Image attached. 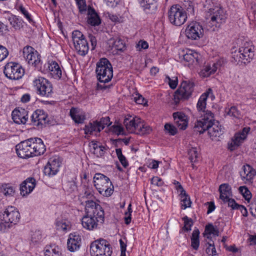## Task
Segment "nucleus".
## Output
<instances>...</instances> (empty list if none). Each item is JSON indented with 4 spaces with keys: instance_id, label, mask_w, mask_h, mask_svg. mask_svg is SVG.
<instances>
[{
    "instance_id": "43",
    "label": "nucleus",
    "mask_w": 256,
    "mask_h": 256,
    "mask_svg": "<svg viewBox=\"0 0 256 256\" xmlns=\"http://www.w3.org/2000/svg\"><path fill=\"white\" fill-rule=\"evenodd\" d=\"M138 129L136 132V134L144 135L149 134L152 130V128L148 124H144L140 120V124L138 125Z\"/></svg>"
},
{
    "instance_id": "6",
    "label": "nucleus",
    "mask_w": 256,
    "mask_h": 256,
    "mask_svg": "<svg viewBox=\"0 0 256 256\" xmlns=\"http://www.w3.org/2000/svg\"><path fill=\"white\" fill-rule=\"evenodd\" d=\"M90 252L92 256H111L112 250L108 242L100 238L91 243Z\"/></svg>"
},
{
    "instance_id": "26",
    "label": "nucleus",
    "mask_w": 256,
    "mask_h": 256,
    "mask_svg": "<svg viewBox=\"0 0 256 256\" xmlns=\"http://www.w3.org/2000/svg\"><path fill=\"white\" fill-rule=\"evenodd\" d=\"M36 186V180L33 178H28L24 180L20 186V193L22 196L30 194Z\"/></svg>"
},
{
    "instance_id": "59",
    "label": "nucleus",
    "mask_w": 256,
    "mask_h": 256,
    "mask_svg": "<svg viewBox=\"0 0 256 256\" xmlns=\"http://www.w3.org/2000/svg\"><path fill=\"white\" fill-rule=\"evenodd\" d=\"M8 55V52L7 48L0 45V62L4 60Z\"/></svg>"
},
{
    "instance_id": "41",
    "label": "nucleus",
    "mask_w": 256,
    "mask_h": 256,
    "mask_svg": "<svg viewBox=\"0 0 256 256\" xmlns=\"http://www.w3.org/2000/svg\"><path fill=\"white\" fill-rule=\"evenodd\" d=\"M8 20L15 30H20L23 26V21L15 16H11L8 18Z\"/></svg>"
},
{
    "instance_id": "1",
    "label": "nucleus",
    "mask_w": 256,
    "mask_h": 256,
    "mask_svg": "<svg viewBox=\"0 0 256 256\" xmlns=\"http://www.w3.org/2000/svg\"><path fill=\"white\" fill-rule=\"evenodd\" d=\"M204 8L206 20V28L211 32L217 30L226 21V12L221 6L216 5L212 0H206Z\"/></svg>"
},
{
    "instance_id": "44",
    "label": "nucleus",
    "mask_w": 256,
    "mask_h": 256,
    "mask_svg": "<svg viewBox=\"0 0 256 256\" xmlns=\"http://www.w3.org/2000/svg\"><path fill=\"white\" fill-rule=\"evenodd\" d=\"M2 192L6 196H12L15 193V188L9 184L2 185Z\"/></svg>"
},
{
    "instance_id": "21",
    "label": "nucleus",
    "mask_w": 256,
    "mask_h": 256,
    "mask_svg": "<svg viewBox=\"0 0 256 256\" xmlns=\"http://www.w3.org/2000/svg\"><path fill=\"white\" fill-rule=\"evenodd\" d=\"M256 174V170L249 164L243 166L242 170L240 172L242 180L244 183L248 184L252 183Z\"/></svg>"
},
{
    "instance_id": "51",
    "label": "nucleus",
    "mask_w": 256,
    "mask_h": 256,
    "mask_svg": "<svg viewBox=\"0 0 256 256\" xmlns=\"http://www.w3.org/2000/svg\"><path fill=\"white\" fill-rule=\"evenodd\" d=\"M205 232L218 236L219 231L218 229L215 228L212 224H209L206 226Z\"/></svg>"
},
{
    "instance_id": "61",
    "label": "nucleus",
    "mask_w": 256,
    "mask_h": 256,
    "mask_svg": "<svg viewBox=\"0 0 256 256\" xmlns=\"http://www.w3.org/2000/svg\"><path fill=\"white\" fill-rule=\"evenodd\" d=\"M112 130L118 135L124 134V130L123 127L120 125L113 126Z\"/></svg>"
},
{
    "instance_id": "49",
    "label": "nucleus",
    "mask_w": 256,
    "mask_h": 256,
    "mask_svg": "<svg viewBox=\"0 0 256 256\" xmlns=\"http://www.w3.org/2000/svg\"><path fill=\"white\" fill-rule=\"evenodd\" d=\"M227 114L231 117L238 118L240 116V112L235 106H232L228 108L226 112Z\"/></svg>"
},
{
    "instance_id": "52",
    "label": "nucleus",
    "mask_w": 256,
    "mask_h": 256,
    "mask_svg": "<svg viewBox=\"0 0 256 256\" xmlns=\"http://www.w3.org/2000/svg\"><path fill=\"white\" fill-rule=\"evenodd\" d=\"M182 220L184 221V226L183 229L186 232L190 230L191 227L193 224L192 220L188 218L187 216L184 217Z\"/></svg>"
},
{
    "instance_id": "54",
    "label": "nucleus",
    "mask_w": 256,
    "mask_h": 256,
    "mask_svg": "<svg viewBox=\"0 0 256 256\" xmlns=\"http://www.w3.org/2000/svg\"><path fill=\"white\" fill-rule=\"evenodd\" d=\"M208 246L206 249V253L209 256H216V251L214 242H208Z\"/></svg>"
},
{
    "instance_id": "50",
    "label": "nucleus",
    "mask_w": 256,
    "mask_h": 256,
    "mask_svg": "<svg viewBox=\"0 0 256 256\" xmlns=\"http://www.w3.org/2000/svg\"><path fill=\"white\" fill-rule=\"evenodd\" d=\"M81 44H82L81 48V55L85 56L88 53L89 48L83 34H81Z\"/></svg>"
},
{
    "instance_id": "39",
    "label": "nucleus",
    "mask_w": 256,
    "mask_h": 256,
    "mask_svg": "<svg viewBox=\"0 0 256 256\" xmlns=\"http://www.w3.org/2000/svg\"><path fill=\"white\" fill-rule=\"evenodd\" d=\"M200 231L198 228H195L192 233L191 236V246L194 250H198L200 246Z\"/></svg>"
},
{
    "instance_id": "30",
    "label": "nucleus",
    "mask_w": 256,
    "mask_h": 256,
    "mask_svg": "<svg viewBox=\"0 0 256 256\" xmlns=\"http://www.w3.org/2000/svg\"><path fill=\"white\" fill-rule=\"evenodd\" d=\"M84 131L85 137L88 138L90 135L96 136L98 133L102 130V128L100 126L98 121H95L93 122H90L88 124L86 125L84 128Z\"/></svg>"
},
{
    "instance_id": "27",
    "label": "nucleus",
    "mask_w": 256,
    "mask_h": 256,
    "mask_svg": "<svg viewBox=\"0 0 256 256\" xmlns=\"http://www.w3.org/2000/svg\"><path fill=\"white\" fill-rule=\"evenodd\" d=\"M200 54L190 50H186V52L183 55V60L186 62V65L188 66L192 65H196L199 63Z\"/></svg>"
},
{
    "instance_id": "35",
    "label": "nucleus",
    "mask_w": 256,
    "mask_h": 256,
    "mask_svg": "<svg viewBox=\"0 0 256 256\" xmlns=\"http://www.w3.org/2000/svg\"><path fill=\"white\" fill-rule=\"evenodd\" d=\"M219 191L220 192V198L226 200L228 197L232 196L231 187L228 184H223L220 186Z\"/></svg>"
},
{
    "instance_id": "19",
    "label": "nucleus",
    "mask_w": 256,
    "mask_h": 256,
    "mask_svg": "<svg viewBox=\"0 0 256 256\" xmlns=\"http://www.w3.org/2000/svg\"><path fill=\"white\" fill-rule=\"evenodd\" d=\"M210 96L211 97L213 96L212 91L211 88H208V90L203 94L200 98L198 102L196 104L197 110L200 112V119H202L205 114L210 110H206V100Z\"/></svg>"
},
{
    "instance_id": "57",
    "label": "nucleus",
    "mask_w": 256,
    "mask_h": 256,
    "mask_svg": "<svg viewBox=\"0 0 256 256\" xmlns=\"http://www.w3.org/2000/svg\"><path fill=\"white\" fill-rule=\"evenodd\" d=\"M132 212V204H129L128 208V210L125 212V218H124V220L125 223L126 224H130L131 222V214Z\"/></svg>"
},
{
    "instance_id": "45",
    "label": "nucleus",
    "mask_w": 256,
    "mask_h": 256,
    "mask_svg": "<svg viewBox=\"0 0 256 256\" xmlns=\"http://www.w3.org/2000/svg\"><path fill=\"white\" fill-rule=\"evenodd\" d=\"M70 114L75 123L78 124L80 123V113L78 108H72L70 110Z\"/></svg>"
},
{
    "instance_id": "20",
    "label": "nucleus",
    "mask_w": 256,
    "mask_h": 256,
    "mask_svg": "<svg viewBox=\"0 0 256 256\" xmlns=\"http://www.w3.org/2000/svg\"><path fill=\"white\" fill-rule=\"evenodd\" d=\"M250 130V128H244L242 131L236 133L229 144V148L231 150L236 149L240 145L246 138Z\"/></svg>"
},
{
    "instance_id": "62",
    "label": "nucleus",
    "mask_w": 256,
    "mask_h": 256,
    "mask_svg": "<svg viewBox=\"0 0 256 256\" xmlns=\"http://www.w3.org/2000/svg\"><path fill=\"white\" fill-rule=\"evenodd\" d=\"M20 10L21 12L24 14V16L28 20V22L32 24L33 23V20L31 18L30 15L29 14L28 12L25 9V8L22 7V6H20Z\"/></svg>"
},
{
    "instance_id": "47",
    "label": "nucleus",
    "mask_w": 256,
    "mask_h": 256,
    "mask_svg": "<svg viewBox=\"0 0 256 256\" xmlns=\"http://www.w3.org/2000/svg\"><path fill=\"white\" fill-rule=\"evenodd\" d=\"M116 152L117 156L122 164L124 166V167L126 168L128 166V164L126 160V157L122 154V150L120 148H116Z\"/></svg>"
},
{
    "instance_id": "58",
    "label": "nucleus",
    "mask_w": 256,
    "mask_h": 256,
    "mask_svg": "<svg viewBox=\"0 0 256 256\" xmlns=\"http://www.w3.org/2000/svg\"><path fill=\"white\" fill-rule=\"evenodd\" d=\"M134 98L135 102L138 104L144 106L147 103V100L139 94H136Z\"/></svg>"
},
{
    "instance_id": "37",
    "label": "nucleus",
    "mask_w": 256,
    "mask_h": 256,
    "mask_svg": "<svg viewBox=\"0 0 256 256\" xmlns=\"http://www.w3.org/2000/svg\"><path fill=\"white\" fill-rule=\"evenodd\" d=\"M57 230L66 232L71 228L70 222L67 220H57L56 221Z\"/></svg>"
},
{
    "instance_id": "11",
    "label": "nucleus",
    "mask_w": 256,
    "mask_h": 256,
    "mask_svg": "<svg viewBox=\"0 0 256 256\" xmlns=\"http://www.w3.org/2000/svg\"><path fill=\"white\" fill-rule=\"evenodd\" d=\"M34 85L38 93L42 96L48 97L52 92V86L50 82L42 77H38L34 80Z\"/></svg>"
},
{
    "instance_id": "32",
    "label": "nucleus",
    "mask_w": 256,
    "mask_h": 256,
    "mask_svg": "<svg viewBox=\"0 0 256 256\" xmlns=\"http://www.w3.org/2000/svg\"><path fill=\"white\" fill-rule=\"evenodd\" d=\"M48 68L50 74L56 79H60L62 76V72L58 64L55 61L48 64Z\"/></svg>"
},
{
    "instance_id": "14",
    "label": "nucleus",
    "mask_w": 256,
    "mask_h": 256,
    "mask_svg": "<svg viewBox=\"0 0 256 256\" xmlns=\"http://www.w3.org/2000/svg\"><path fill=\"white\" fill-rule=\"evenodd\" d=\"M202 26L197 22H191L186 29V35L188 38L197 40L203 36Z\"/></svg>"
},
{
    "instance_id": "38",
    "label": "nucleus",
    "mask_w": 256,
    "mask_h": 256,
    "mask_svg": "<svg viewBox=\"0 0 256 256\" xmlns=\"http://www.w3.org/2000/svg\"><path fill=\"white\" fill-rule=\"evenodd\" d=\"M110 44H112V48H115L116 50L123 52L126 49V44L124 41L120 38L110 39Z\"/></svg>"
},
{
    "instance_id": "4",
    "label": "nucleus",
    "mask_w": 256,
    "mask_h": 256,
    "mask_svg": "<svg viewBox=\"0 0 256 256\" xmlns=\"http://www.w3.org/2000/svg\"><path fill=\"white\" fill-rule=\"evenodd\" d=\"M98 80L102 83L109 82L113 76V70L111 64L106 58H102L96 64V70Z\"/></svg>"
},
{
    "instance_id": "5",
    "label": "nucleus",
    "mask_w": 256,
    "mask_h": 256,
    "mask_svg": "<svg viewBox=\"0 0 256 256\" xmlns=\"http://www.w3.org/2000/svg\"><path fill=\"white\" fill-rule=\"evenodd\" d=\"M93 178L94 186L101 194L105 196H110L112 194L114 186L108 176L100 173H97Z\"/></svg>"
},
{
    "instance_id": "17",
    "label": "nucleus",
    "mask_w": 256,
    "mask_h": 256,
    "mask_svg": "<svg viewBox=\"0 0 256 256\" xmlns=\"http://www.w3.org/2000/svg\"><path fill=\"white\" fill-rule=\"evenodd\" d=\"M60 164L61 162L58 158L53 157L50 158L44 168V174L49 176L56 174L59 170Z\"/></svg>"
},
{
    "instance_id": "23",
    "label": "nucleus",
    "mask_w": 256,
    "mask_h": 256,
    "mask_svg": "<svg viewBox=\"0 0 256 256\" xmlns=\"http://www.w3.org/2000/svg\"><path fill=\"white\" fill-rule=\"evenodd\" d=\"M32 156H38L43 154L46 150V146L40 138H30Z\"/></svg>"
},
{
    "instance_id": "55",
    "label": "nucleus",
    "mask_w": 256,
    "mask_h": 256,
    "mask_svg": "<svg viewBox=\"0 0 256 256\" xmlns=\"http://www.w3.org/2000/svg\"><path fill=\"white\" fill-rule=\"evenodd\" d=\"M222 200L224 203H227L228 206L233 210L236 209L239 205L234 199L230 198V197H228L226 200Z\"/></svg>"
},
{
    "instance_id": "36",
    "label": "nucleus",
    "mask_w": 256,
    "mask_h": 256,
    "mask_svg": "<svg viewBox=\"0 0 256 256\" xmlns=\"http://www.w3.org/2000/svg\"><path fill=\"white\" fill-rule=\"evenodd\" d=\"M180 204L182 209H186L190 208L192 204V202L189 196L186 193L185 190H182L180 194Z\"/></svg>"
},
{
    "instance_id": "34",
    "label": "nucleus",
    "mask_w": 256,
    "mask_h": 256,
    "mask_svg": "<svg viewBox=\"0 0 256 256\" xmlns=\"http://www.w3.org/2000/svg\"><path fill=\"white\" fill-rule=\"evenodd\" d=\"M44 256H62L60 248L55 244L46 246L44 250Z\"/></svg>"
},
{
    "instance_id": "29",
    "label": "nucleus",
    "mask_w": 256,
    "mask_h": 256,
    "mask_svg": "<svg viewBox=\"0 0 256 256\" xmlns=\"http://www.w3.org/2000/svg\"><path fill=\"white\" fill-rule=\"evenodd\" d=\"M90 152L97 157H101L104 154L106 148L100 142L92 140L89 144Z\"/></svg>"
},
{
    "instance_id": "46",
    "label": "nucleus",
    "mask_w": 256,
    "mask_h": 256,
    "mask_svg": "<svg viewBox=\"0 0 256 256\" xmlns=\"http://www.w3.org/2000/svg\"><path fill=\"white\" fill-rule=\"evenodd\" d=\"M188 154L189 159L192 163L195 162L197 160L198 157V148L196 147H192L188 150Z\"/></svg>"
},
{
    "instance_id": "40",
    "label": "nucleus",
    "mask_w": 256,
    "mask_h": 256,
    "mask_svg": "<svg viewBox=\"0 0 256 256\" xmlns=\"http://www.w3.org/2000/svg\"><path fill=\"white\" fill-rule=\"evenodd\" d=\"M217 70V67L215 66L214 63L205 66L202 70L200 74L203 77H208L211 74L214 73Z\"/></svg>"
},
{
    "instance_id": "53",
    "label": "nucleus",
    "mask_w": 256,
    "mask_h": 256,
    "mask_svg": "<svg viewBox=\"0 0 256 256\" xmlns=\"http://www.w3.org/2000/svg\"><path fill=\"white\" fill-rule=\"evenodd\" d=\"M42 238V232L40 230H36L31 235V240L34 243L40 242Z\"/></svg>"
},
{
    "instance_id": "31",
    "label": "nucleus",
    "mask_w": 256,
    "mask_h": 256,
    "mask_svg": "<svg viewBox=\"0 0 256 256\" xmlns=\"http://www.w3.org/2000/svg\"><path fill=\"white\" fill-rule=\"evenodd\" d=\"M80 238L78 235L76 236L72 234H70L67 242L68 250L70 252L78 250L80 246Z\"/></svg>"
},
{
    "instance_id": "42",
    "label": "nucleus",
    "mask_w": 256,
    "mask_h": 256,
    "mask_svg": "<svg viewBox=\"0 0 256 256\" xmlns=\"http://www.w3.org/2000/svg\"><path fill=\"white\" fill-rule=\"evenodd\" d=\"M72 39L74 46L78 54H80V31L74 30L72 33Z\"/></svg>"
},
{
    "instance_id": "8",
    "label": "nucleus",
    "mask_w": 256,
    "mask_h": 256,
    "mask_svg": "<svg viewBox=\"0 0 256 256\" xmlns=\"http://www.w3.org/2000/svg\"><path fill=\"white\" fill-rule=\"evenodd\" d=\"M170 22L176 26L183 24L187 18L186 14L179 5H174L170 7L168 12Z\"/></svg>"
},
{
    "instance_id": "15",
    "label": "nucleus",
    "mask_w": 256,
    "mask_h": 256,
    "mask_svg": "<svg viewBox=\"0 0 256 256\" xmlns=\"http://www.w3.org/2000/svg\"><path fill=\"white\" fill-rule=\"evenodd\" d=\"M31 142L30 138L16 146V152L20 158H26L32 156Z\"/></svg>"
},
{
    "instance_id": "2",
    "label": "nucleus",
    "mask_w": 256,
    "mask_h": 256,
    "mask_svg": "<svg viewBox=\"0 0 256 256\" xmlns=\"http://www.w3.org/2000/svg\"><path fill=\"white\" fill-rule=\"evenodd\" d=\"M194 128L200 134L207 130L212 140H216L224 133L223 128L218 121L214 120V114L211 112H206L202 119L198 120Z\"/></svg>"
},
{
    "instance_id": "24",
    "label": "nucleus",
    "mask_w": 256,
    "mask_h": 256,
    "mask_svg": "<svg viewBox=\"0 0 256 256\" xmlns=\"http://www.w3.org/2000/svg\"><path fill=\"white\" fill-rule=\"evenodd\" d=\"M140 118L137 116H128L124 120V124L130 132L136 133L138 125L140 124Z\"/></svg>"
},
{
    "instance_id": "28",
    "label": "nucleus",
    "mask_w": 256,
    "mask_h": 256,
    "mask_svg": "<svg viewBox=\"0 0 256 256\" xmlns=\"http://www.w3.org/2000/svg\"><path fill=\"white\" fill-rule=\"evenodd\" d=\"M175 124L180 130H185L188 125V117L182 112H176L173 114Z\"/></svg>"
},
{
    "instance_id": "22",
    "label": "nucleus",
    "mask_w": 256,
    "mask_h": 256,
    "mask_svg": "<svg viewBox=\"0 0 256 256\" xmlns=\"http://www.w3.org/2000/svg\"><path fill=\"white\" fill-rule=\"evenodd\" d=\"M14 122L17 124H26L28 120V112L24 108L14 109L12 114Z\"/></svg>"
},
{
    "instance_id": "25",
    "label": "nucleus",
    "mask_w": 256,
    "mask_h": 256,
    "mask_svg": "<svg viewBox=\"0 0 256 256\" xmlns=\"http://www.w3.org/2000/svg\"><path fill=\"white\" fill-rule=\"evenodd\" d=\"M100 220L98 216L84 215L81 219V224L84 228L89 230L96 228L98 222Z\"/></svg>"
},
{
    "instance_id": "10",
    "label": "nucleus",
    "mask_w": 256,
    "mask_h": 256,
    "mask_svg": "<svg viewBox=\"0 0 256 256\" xmlns=\"http://www.w3.org/2000/svg\"><path fill=\"white\" fill-rule=\"evenodd\" d=\"M4 72L10 80H19L24 76V71L22 66L16 62H8L4 66Z\"/></svg>"
},
{
    "instance_id": "56",
    "label": "nucleus",
    "mask_w": 256,
    "mask_h": 256,
    "mask_svg": "<svg viewBox=\"0 0 256 256\" xmlns=\"http://www.w3.org/2000/svg\"><path fill=\"white\" fill-rule=\"evenodd\" d=\"M164 129L170 135L174 136L177 132L176 128L173 125L170 124H166L164 125Z\"/></svg>"
},
{
    "instance_id": "9",
    "label": "nucleus",
    "mask_w": 256,
    "mask_h": 256,
    "mask_svg": "<svg viewBox=\"0 0 256 256\" xmlns=\"http://www.w3.org/2000/svg\"><path fill=\"white\" fill-rule=\"evenodd\" d=\"M194 84L190 82L183 81L180 87L174 92V100L176 104L180 100H188L194 91Z\"/></svg>"
},
{
    "instance_id": "18",
    "label": "nucleus",
    "mask_w": 256,
    "mask_h": 256,
    "mask_svg": "<svg viewBox=\"0 0 256 256\" xmlns=\"http://www.w3.org/2000/svg\"><path fill=\"white\" fill-rule=\"evenodd\" d=\"M31 120L34 126L42 128L48 122V115L43 110H37L32 115Z\"/></svg>"
},
{
    "instance_id": "48",
    "label": "nucleus",
    "mask_w": 256,
    "mask_h": 256,
    "mask_svg": "<svg viewBox=\"0 0 256 256\" xmlns=\"http://www.w3.org/2000/svg\"><path fill=\"white\" fill-rule=\"evenodd\" d=\"M240 193L243 196L245 200L249 202L252 198L251 192L248 188L245 186H241L239 188Z\"/></svg>"
},
{
    "instance_id": "12",
    "label": "nucleus",
    "mask_w": 256,
    "mask_h": 256,
    "mask_svg": "<svg viewBox=\"0 0 256 256\" xmlns=\"http://www.w3.org/2000/svg\"><path fill=\"white\" fill-rule=\"evenodd\" d=\"M87 12L88 23L92 26H98L101 24V19L94 8L87 6L86 0H81V13Z\"/></svg>"
},
{
    "instance_id": "13",
    "label": "nucleus",
    "mask_w": 256,
    "mask_h": 256,
    "mask_svg": "<svg viewBox=\"0 0 256 256\" xmlns=\"http://www.w3.org/2000/svg\"><path fill=\"white\" fill-rule=\"evenodd\" d=\"M1 220L12 225L16 224L20 219V214L16 208L8 206L4 209L0 216Z\"/></svg>"
},
{
    "instance_id": "33",
    "label": "nucleus",
    "mask_w": 256,
    "mask_h": 256,
    "mask_svg": "<svg viewBox=\"0 0 256 256\" xmlns=\"http://www.w3.org/2000/svg\"><path fill=\"white\" fill-rule=\"evenodd\" d=\"M140 2L146 12H154L157 8L156 0H140Z\"/></svg>"
},
{
    "instance_id": "3",
    "label": "nucleus",
    "mask_w": 256,
    "mask_h": 256,
    "mask_svg": "<svg viewBox=\"0 0 256 256\" xmlns=\"http://www.w3.org/2000/svg\"><path fill=\"white\" fill-rule=\"evenodd\" d=\"M84 194L81 197V204L84 206L85 214L98 216L101 222H104V213L102 206L94 202V196L92 186L89 184L84 186Z\"/></svg>"
},
{
    "instance_id": "64",
    "label": "nucleus",
    "mask_w": 256,
    "mask_h": 256,
    "mask_svg": "<svg viewBox=\"0 0 256 256\" xmlns=\"http://www.w3.org/2000/svg\"><path fill=\"white\" fill-rule=\"evenodd\" d=\"M12 226V225L11 224L6 223L2 221L0 222V231L2 232H5L10 228Z\"/></svg>"
},
{
    "instance_id": "7",
    "label": "nucleus",
    "mask_w": 256,
    "mask_h": 256,
    "mask_svg": "<svg viewBox=\"0 0 256 256\" xmlns=\"http://www.w3.org/2000/svg\"><path fill=\"white\" fill-rule=\"evenodd\" d=\"M254 48L250 42L244 44L239 48L238 52H235L233 55L234 62L238 64L240 62L248 64L254 56Z\"/></svg>"
},
{
    "instance_id": "63",
    "label": "nucleus",
    "mask_w": 256,
    "mask_h": 256,
    "mask_svg": "<svg viewBox=\"0 0 256 256\" xmlns=\"http://www.w3.org/2000/svg\"><path fill=\"white\" fill-rule=\"evenodd\" d=\"M162 180L158 176L153 177L151 179V184L157 186H162L163 184Z\"/></svg>"
},
{
    "instance_id": "16",
    "label": "nucleus",
    "mask_w": 256,
    "mask_h": 256,
    "mask_svg": "<svg viewBox=\"0 0 256 256\" xmlns=\"http://www.w3.org/2000/svg\"><path fill=\"white\" fill-rule=\"evenodd\" d=\"M24 56L32 65L36 66L40 62V56L38 52L30 46H26L23 49Z\"/></svg>"
},
{
    "instance_id": "60",
    "label": "nucleus",
    "mask_w": 256,
    "mask_h": 256,
    "mask_svg": "<svg viewBox=\"0 0 256 256\" xmlns=\"http://www.w3.org/2000/svg\"><path fill=\"white\" fill-rule=\"evenodd\" d=\"M98 124H99L100 126L102 128L103 130L106 126H108L110 125V118L108 116L102 118L100 119V122H98Z\"/></svg>"
}]
</instances>
